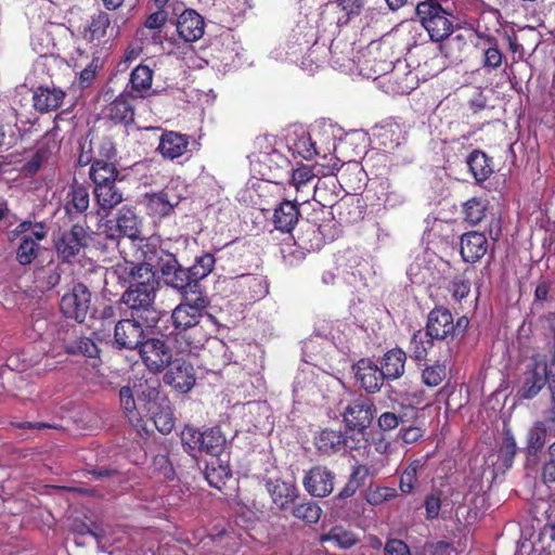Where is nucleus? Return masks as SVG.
<instances>
[{
	"label": "nucleus",
	"instance_id": "f257e3e1",
	"mask_svg": "<svg viewBox=\"0 0 555 555\" xmlns=\"http://www.w3.org/2000/svg\"><path fill=\"white\" fill-rule=\"evenodd\" d=\"M113 274L125 284H130L122 295V301L130 309L131 317L141 319L146 326H155L160 318V311L155 308L159 282L143 257L116 263Z\"/></svg>",
	"mask_w": 555,
	"mask_h": 555
},
{
	"label": "nucleus",
	"instance_id": "f03ea898",
	"mask_svg": "<svg viewBox=\"0 0 555 555\" xmlns=\"http://www.w3.org/2000/svg\"><path fill=\"white\" fill-rule=\"evenodd\" d=\"M210 306L208 296H186L172 310L170 319L173 330L171 334L183 351H192L204 346L209 334L203 324L205 309Z\"/></svg>",
	"mask_w": 555,
	"mask_h": 555
},
{
	"label": "nucleus",
	"instance_id": "7ed1b4c3",
	"mask_svg": "<svg viewBox=\"0 0 555 555\" xmlns=\"http://www.w3.org/2000/svg\"><path fill=\"white\" fill-rule=\"evenodd\" d=\"M143 261L153 273H160L164 283L177 291L181 297L196 296L189 268L182 267L176 255L152 243L141 247Z\"/></svg>",
	"mask_w": 555,
	"mask_h": 555
},
{
	"label": "nucleus",
	"instance_id": "20e7f679",
	"mask_svg": "<svg viewBox=\"0 0 555 555\" xmlns=\"http://www.w3.org/2000/svg\"><path fill=\"white\" fill-rule=\"evenodd\" d=\"M415 13L431 41L441 42L452 35V15L440 2H418Z\"/></svg>",
	"mask_w": 555,
	"mask_h": 555
},
{
	"label": "nucleus",
	"instance_id": "39448f33",
	"mask_svg": "<svg viewBox=\"0 0 555 555\" xmlns=\"http://www.w3.org/2000/svg\"><path fill=\"white\" fill-rule=\"evenodd\" d=\"M90 240L88 229L80 223H74L70 229L61 231L54 240L57 257L63 262H72L89 246Z\"/></svg>",
	"mask_w": 555,
	"mask_h": 555
},
{
	"label": "nucleus",
	"instance_id": "423d86ee",
	"mask_svg": "<svg viewBox=\"0 0 555 555\" xmlns=\"http://www.w3.org/2000/svg\"><path fill=\"white\" fill-rule=\"evenodd\" d=\"M91 304V293L89 288L77 283L72 291L64 294L60 301V309L66 319L82 323L89 312Z\"/></svg>",
	"mask_w": 555,
	"mask_h": 555
},
{
	"label": "nucleus",
	"instance_id": "0eeeda50",
	"mask_svg": "<svg viewBox=\"0 0 555 555\" xmlns=\"http://www.w3.org/2000/svg\"><path fill=\"white\" fill-rule=\"evenodd\" d=\"M139 353L146 367L154 373H159L172 361V350L166 340L160 338H147L139 347Z\"/></svg>",
	"mask_w": 555,
	"mask_h": 555
},
{
	"label": "nucleus",
	"instance_id": "6e6552de",
	"mask_svg": "<svg viewBox=\"0 0 555 555\" xmlns=\"http://www.w3.org/2000/svg\"><path fill=\"white\" fill-rule=\"evenodd\" d=\"M375 406L371 398L359 396L352 399L343 413L344 422L350 430L364 433L374 417Z\"/></svg>",
	"mask_w": 555,
	"mask_h": 555
},
{
	"label": "nucleus",
	"instance_id": "1a4fd4ad",
	"mask_svg": "<svg viewBox=\"0 0 555 555\" xmlns=\"http://www.w3.org/2000/svg\"><path fill=\"white\" fill-rule=\"evenodd\" d=\"M101 228V234L115 245L122 261H135L142 258L141 247L147 242L144 243L143 240H140L139 244H134V241L127 238L121 230L117 229V222L114 219L106 220Z\"/></svg>",
	"mask_w": 555,
	"mask_h": 555
},
{
	"label": "nucleus",
	"instance_id": "9d476101",
	"mask_svg": "<svg viewBox=\"0 0 555 555\" xmlns=\"http://www.w3.org/2000/svg\"><path fill=\"white\" fill-rule=\"evenodd\" d=\"M425 330L437 343L454 340L453 314L442 306L435 307L429 311L425 323Z\"/></svg>",
	"mask_w": 555,
	"mask_h": 555
},
{
	"label": "nucleus",
	"instance_id": "9b49d317",
	"mask_svg": "<svg viewBox=\"0 0 555 555\" xmlns=\"http://www.w3.org/2000/svg\"><path fill=\"white\" fill-rule=\"evenodd\" d=\"M138 318L121 319L115 323L114 346L117 349L134 350L144 338V331Z\"/></svg>",
	"mask_w": 555,
	"mask_h": 555
},
{
	"label": "nucleus",
	"instance_id": "f8f14e48",
	"mask_svg": "<svg viewBox=\"0 0 555 555\" xmlns=\"http://www.w3.org/2000/svg\"><path fill=\"white\" fill-rule=\"evenodd\" d=\"M164 380L177 391L186 393L194 387L196 382L194 367L183 359H175L170 362Z\"/></svg>",
	"mask_w": 555,
	"mask_h": 555
},
{
	"label": "nucleus",
	"instance_id": "ddd939ff",
	"mask_svg": "<svg viewBox=\"0 0 555 555\" xmlns=\"http://www.w3.org/2000/svg\"><path fill=\"white\" fill-rule=\"evenodd\" d=\"M353 371L357 383L367 393L378 392L386 382L379 366L369 358L360 359L353 365Z\"/></svg>",
	"mask_w": 555,
	"mask_h": 555
},
{
	"label": "nucleus",
	"instance_id": "4468645a",
	"mask_svg": "<svg viewBox=\"0 0 555 555\" xmlns=\"http://www.w3.org/2000/svg\"><path fill=\"white\" fill-rule=\"evenodd\" d=\"M47 227L42 222H35L33 232L23 236L15 251L16 261L21 266H29L39 256L40 244L47 237Z\"/></svg>",
	"mask_w": 555,
	"mask_h": 555
},
{
	"label": "nucleus",
	"instance_id": "2eb2a0df",
	"mask_svg": "<svg viewBox=\"0 0 555 555\" xmlns=\"http://www.w3.org/2000/svg\"><path fill=\"white\" fill-rule=\"evenodd\" d=\"M335 474L325 466H314L304 477L305 489L315 498H325L334 490Z\"/></svg>",
	"mask_w": 555,
	"mask_h": 555
},
{
	"label": "nucleus",
	"instance_id": "dca6fc26",
	"mask_svg": "<svg viewBox=\"0 0 555 555\" xmlns=\"http://www.w3.org/2000/svg\"><path fill=\"white\" fill-rule=\"evenodd\" d=\"M135 96L132 92L125 90L115 98L104 109L105 117L114 124L128 126L134 121Z\"/></svg>",
	"mask_w": 555,
	"mask_h": 555
},
{
	"label": "nucleus",
	"instance_id": "f3484780",
	"mask_svg": "<svg viewBox=\"0 0 555 555\" xmlns=\"http://www.w3.org/2000/svg\"><path fill=\"white\" fill-rule=\"evenodd\" d=\"M177 33L185 42L198 41L205 33V20L194 9H184L176 21Z\"/></svg>",
	"mask_w": 555,
	"mask_h": 555
},
{
	"label": "nucleus",
	"instance_id": "a211bd4d",
	"mask_svg": "<svg viewBox=\"0 0 555 555\" xmlns=\"http://www.w3.org/2000/svg\"><path fill=\"white\" fill-rule=\"evenodd\" d=\"M488 248V238L481 232L469 231L461 236L460 254L465 262L475 263L479 261L487 254Z\"/></svg>",
	"mask_w": 555,
	"mask_h": 555
},
{
	"label": "nucleus",
	"instance_id": "6ab92c4d",
	"mask_svg": "<svg viewBox=\"0 0 555 555\" xmlns=\"http://www.w3.org/2000/svg\"><path fill=\"white\" fill-rule=\"evenodd\" d=\"M72 28H75L78 35L87 42H93L105 37L107 28L111 25L109 15L99 10L86 24L76 25L74 21H68Z\"/></svg>",
	"mask_w": 555,
	"mask_h": 555
},
{
	"label": "nucleus",
	"instance_id": "aec40b11",
	"mask_svg": "<svg viewBox=\"0 0 555 555\" xmlns=\"http://www.w3.org/2000/svg\"><path fill=\"white\" fill-rule=\"evenodd\" d=\"M266 489L271 496L273 504L280 511H286L298 498V488L294 482H287L282 479H268Z\"/></svg>",
	"mask_w": 555,
	"mask_h": 555
},
{
	"label": "nucleus",
	"instance_id": "412c9836",
	"mask_svg": "<svg viewBox=\"0 0 555 555\" xmlns=\"http://www.w3.org/2000/svg\"><path fill=\"white\" fill-rule=\"evenodd\" d=\"M90 206L89 188L82 183L74 182L69 185L64 202V210L69 219L85 215Z\"/></svg>",
	"mask_w": 555,
	"mask_h": 555
},
{
	"label": "nucleus",
	"instance_id": "4be33fe9",
	"mask_svg": "<svg viewBox=\"0 0 555 555\" xmlns=\"http://www.w3.org/2000/svg\"><path fill=\"white\" fill-rule=\"evenodd\" d=\"M65 98V92L54 85H40L33 91V106L39 113L57 109Z\"/></svg>",
	"mask_w": 555,
	"mask_h": 555
},
{
	"label": "nucleus",
	"instance_id": "5701e85b",
	"mask_svg": "<svg viewBox=\"0 0 555 555\" xmlns=\"http://www.w3.org/2000/svg\"><path fill=\"white\" fill-rule=\"evenodd\" d=\"M406 353L400 347L386 351L379 361V370L386 382L401 378L405 373Z\"/></svg>",
	"mask_w": 555,
	"mask_h": 555
},
{
	"label": "nucleus",
	"instance_id": "b1692460",
	"mask_svg": "<svg viewBox=\"0 0 555 555\" xmlns=\"http://www.w3.org/2000/svg\"><path fill=\"white\" fill-rule=\"evenodd\" d=\"M300 210L296 201L284 199L273 211L274 229L282 233H292L299 221Z\"/></svg>",
	"mask_w": 555,
	"mask_h": 555
},
{
	"label": "nucleus",
	"instance_id": "393cba45",
	"mask_svg": "<svg viewBox=\"0 0 555 555\" xmlns=\"http://www.w3.org/2000/svg\"><path fill=\"white\" fill-rule=\"evenodd\" d=\"M189 137L176 131H164L157 151L165 159L173 160L188 152Z\"/></svg>",
	"mask_w": 555,
	"mask_h": 555
},
{
	"label": "nucleus",
	"instance_id": "a878e982",
	"mask_svg": "<svg viewBox=\"0 0 555 555\" xmlns=\"http://www.w3.org/2000/svg\"><path fill=\"white\" fill-rule=\"evenodd\" d=\"M352 43L341 37H335L327 48V56L334 68L339 70L350 69L353 64Z\"/></svg>",
	"mask_w": 555,
	"mask_h": 555
},
{
	"label": "nucleus",
	"instance_id": "bb28decb",
	"mask_svg": "<svg viewBox=\"0 0 555 555\" xmlns=\"http://www.w3.org/2000/svg\"><path fill=\"white\" fill-rule=\"evenodd\" d=\"M347 442L340 430L322 429L313 438V444L322 455L331 456L340 452Z\"/></svg>",
	"mask_w": 555,
	"mask_h": 555
},
{
	"label": "nucleus",
	"instance_id": "cd10ccee",
	"mask_svg": "<svg viewBox=\"0 0 555 555\" xmlns=\"http://www.w3.org/2000/svg\"><path fill=\"white\" fill-rule=\"evenodd\" d=\"M153 74V69L143 63L131 70L128 86L130 87L129 92H132L135 99H145L151 95Z\"/></svg>",
	"mask_w": 555,
	"mask_h": 555
},
{
	"label": "nucleus",
	"instance_id": "c85d7f7f",
	"mask_svg": "<svg viewBox=\"0 0 555 555\" xmlns=\"http://www.w3.org/2000/svg\"><path fill=\"white\" fill-rule=\"evenodd\" d=\"M114 220L117 222V229L121 230L127 238L134 241V244L140 243L141 220L133 207L127 205L122 206Z\"/></svg>",
	"mask_w": 555,
	"mask_h": 555
},
{
	"label": "nucleus",
	"instance_id": "c756f323",
	"mask_svg": "<svg viewBox=\"0 0 555 555\" xmlns=\"http://www.w3.org/2000/svg\"><path fill=\"white\" fill-rule=\"evenodd\" d=\"M476 184H481L493 173V160L485 152L474 150L466 159Z\"/></svg>",
	"mask_w": 555,
	"mask_h": 555
},
{
	"label": "nucleus",
	"instance_id": "7c9ffc66",
	"mask_svg": "<svg viewBox=\"0 0 555 555\" xmlns=\"http://www.w3.org/2000/svg\"><path fill=\"white\" fill-rule=\"evenodd\" d=\"M216 259L212 254L206 253L195 258L192 267L189 268L193 281V289L198 296H208L204 291L201 281L214 270Z\"/></svg>",
	"mask_w": 555,
	"mask_h": 555
},
{
	"label": "nucleus",
	"instance_id": "2f4dec72",
	"mask_svg": "<svg viewBox=\"0 0 555 555\" xmlns=\"http://www.w3.org/2000/svg\"><path fill=\"white\" fill-rule=\"evenodd\" d=\"M319 541L322 544L331 542L338 548L349 550L357 545L360 539L352 530L337 525L332 527L327 532L320 534Z\"/></svg>",
	"mask_w": 555,
	"mask_h": 555
},
{
	"label": "nucleus",
	"instance_id": "473e14b6",
	"mask_svg": "<svg viewBox=\"0 0 555 555\" xmlns=\"http://www.w3.org/2000/svg\"><path fill=\"white\" fill-rule=\"evenodd\" d=\"M378 145L386 152H391L404 141L403 131L398 122L390 121L382 125L376 134Z\"/></svg>",
	"mask_w": 555,
	"mask_h": 555
},
{
	"label": "nucleus",
	"instance_id": "72a5a7b5",
	"mask_svg": "<svg viewBox=\"0 0 555 555\" xmlns=\"http://www.w3.org/2000/svg\"><path fill=\"white\" fill-rule=\"evenodd\" d=\"M296 244L307 253L319 250L324 244L321 224L308 221L306 229L301 227Z\"/></svg>",
	"mask_w": 555,
	"mask_h": 555
},
{
	"label": "nucleus",
	"instance_id": "f704fd0d",
	"mask_svg": "<svg viewBox=\"0 0 555 555\" xmlns=\"http://www.w3.org/2000/svg\"><path fill=\"white\" fill-rule=\"evenodd\" d=\"M337 180L333 177L326 179H318L313 190V201H315L323 214V208L334 205L338 198Z\"/></svg>",
	"mask_w": 555,
	"mask_h": 555
},
{
	"label": "nucleus",
	"instance_id": "c9c22d12",
	"mask_svg": "<svg viewBox=\"0 0 555 555\" xmlns=\"http://www.w3.org/2000/svg\"><path fill=\"white\" fill-rule=\"evenodd\" d=\"M99 210L108 215L124 201L122 191L117 184L99 188L92 191Z\"/></svg>",
	"mask_w": 555,
	"mask_h": 555
},
{
	"label": "nucleus",
	"instance_id": "e433bc0d",
	"mask_svg": "<svg viewBox=\"0 0 555 555\" xmlns=\"http://www.w3.org/2000/svg\"><path fill=\"white\" fill-rule=\"evenodd\" d=\"M436 341L437 339L430 337L425 328L424 331H415L409 344L411 359L415 362L426 361L428 352L430 349H433Z\"/></svg>",
	"mask_w": 555,
	"mask_h": 555
},
{
	"label": "nucleus",
	"instance_id": "4c0bfd02",
	"mask_svg": "<svg viewBox=\"0 0 555 555\" xmlns=\"http://www.w3.org/2000/svg\"><path fill=\"white\" fill-rule=\"evenodd\" d=\"M202 452L220 456L227 447V438L220 427H211L202 431Z\"/></svg>",
	"mask_w": 555,
	"mask_h": 555
},
{
	"label": "nucleus",
	"instance_id": "58836bf2",
	"mask_svg": "<svg viewBox=\"0 0 555 555\" xmlns=\"http://www.w3.org/2000/svg\"><path fill=\"white\" fill-rule=\"evenodd\" d=\"M489 208V202L480 197H473L463 204L462 212L464 221L470 227L480 224L486 216Z\"/></svg>",
	"mask_w": 555,
	"mask_h": 555
},
{
	"label": "nucleus",
	"instance_id": "ea45409f",
	"mask_svg": "<svg viewBox=\"0 0 555 555\" xmlns=\"http://www.w3.org/2000/svg\"><path fill=\"white\" fill-rule=\"evenodd\" d=\"M327 61V48L325 44L314 42L302 55L300 67L312 75Z\"/></svg>",
	"mask_w": 555,
	"mask_h": 555
},
{
	"label": "nucleus",
	"instance_id": "a19ab883",
	"mask_svg": "<svg viewBox=\"0 0 555 555\" xmlns=\"http://www.w3.org/2000/svg\"><path fill=\"white\" fill-rule=\"evenodd\" d=\"M65 351L73 356H83L94 361H100V348L95 341L89 337H78L65 345Z\"/></svg>",
	"mask_w": 555,
	"mask_h": 555
},
{
	"label": "nucleus",
	"instance_id": "79ce46f5",
	"mask_svg": "<svg viewBox=\"0 0 555 555\" xmlns=\"http://www.w3.org/2000/svg\"><path fill=\"white\" fill-rule=\"evenodd\" d=\"M547 427L541 421L535 422L527 436L526 453L528 456H537L543 449L546 439Z\"/></svg>",
	"mask_w": 555,
	"mask_h": 555
},
{
	"label": "nucleus",
	"instance_id": "37998d69",
	"mask_svg": "<svg viewBox=\"0 0 555 555\" xmlns=\"http://www.w3.org/2000/svg\"><path fill=\"white\" fill-rule=\"evenodd\" d=\"M119 400L120 405L122 408V411L128 418V421L132 424L138 426L139 423L142 421L141 414L139 410L137 409L134 393L131 387L124 386L119 390Z\"/></svg>",
	"mask_w": 555,
	"mask_h": 555
},
{
	"label": "nucleus",
	"instance_id": "c03bdc74",
	"mask_svg": "<svg viewBox=\"0 0 555 555\" xmlns=\"http://www.w3.org/2000/svg\"><path fill=\"white\" fill-rule=\"evenodd\" d=\"M180 438L183 449L190 455L195 457L197 453H202V431L196 427L185 425L181 430Z\"/></svg>",
	"mask_w": 555,
	"mask_h": 555
},
{
	"label": "nucleus",
	"instance_id": "a18cd8bd",
	"mask_svg": "<svg viewBox=\"0 0 555 555\" xmlns=\"http://www.w3.org/2000/svg\"><path fill=\"white\" fill-rule=\"evenodd\" d=\"M95 162L116 163L117 147L112 137L103 135L94 139Z\"/></svg>",
	"mask_w": 555,
	"mask_h": 555
},
{
	"label": "nucleus",
	"instance_id": "49530a36",
	"mask_svg": "<svg viewBox=\"0 0 555 555\" xmlns=\"http://www.w3.org/2000/svg\"><path fill=\"white\" fill-rule=\"evenodd\" d=\"M146 209L149 215L165 217L172 211L173 205L169 202L166 192H159L147 196Z\"/></svg>",
	"mask_w": 555,
	"mask_h": 555
},
{
	"label": "nucleus",
	"instance_id": "de8ad7c7",
	"mask_svg": "<svg viewBox=\"0 0 555 555\" xmlns=\"http://www.w3.org/2000/svg\"><path fill=\"white\" fill-rule=\"evenodd\" d=\"M369 469L364 465H358L353 467L352 473L350 475L349 480L344 486V488L339 491L337 499L345 500L351 498L360 486L363 483L364 478L367 476Z\"/></svg>",
	"mask_w": 555,
	"mask_h": 555
},
{
	"label": "nucleus",
	"instance_id": "09e8293b",
	"mask_svg": "<svg viewBox=\"0 0 555 555\" xmlns=\"http://www.w3.org/2000/svg\"><path fill=\"white\" fill-rule=\"evenodd\" d=\"M50 322L48 318L41 312L37 311L31 313L28 323L25 327V335L30 340L41 338L48 331Z\"/></svg>",
	"mask_w": 555,
	"mask_h": 555
},
{
	"label": "nucleus",
	"instance_id": "8fccbe9b",
	"mask_svg": "<svg viewBox=\"0 0 555 555\" xmlns=\"http://www.w3.org/2000/svg\"><path fill=\"white\" fill-rule=\"evenodd\" d=\"M398 496L396 488L370 485L365 491V500L370 505H380Z\"/></svg>",
	"mask_w": 555,
	"mask_h": 555
},
{
	"label": "nucleus",
	"instance_id": "3c124183",
	"mask_svg": "<svg viewBox=\"0 0 555 555\" xmlns=\"http://www.w3.org/2000/svg\"><path fill=\"white\" fill-rule=\"evenodd\" d=\"M486 41L489 43V47L483 49L482 66L488 70L496 69L502 65L504 55L499 49L495 37L486 36Z\"/></svg>",
	"mask_w": 555,
	"mask_h": 555
},
{
	"label": "nucleus",
	"instance_id": "603ef678",
	"mask_svg": "<svg viewBox=\"0 0 555 555\" xmlns=\"http://www.w3.org/2000/svg\"><path fill=\"white\" fill-rule=\"evenodd\" d=\"M422 466L421 460H414L401 473L399 489L402 493L409 494L415 489L418 470Z\"/></svg>",
	"mask_w": 555,
	"mask_h": 555
},
{
	"label": "nucleus",
	"instance_id": "864d4df0",
	"mask_svg": "<svg viewBox=\"0 0 555 555\" xmlns=\"http://www.w3.org/2000/svg\"><path fill=\"white\" fill-rule=\"evenodd\" d=\"M292 515L306 524H317L322 515V509L314 502H305L295 505L292 509Z\"/></svg>",
	"mask_w": 555,
	"mask_h": 555
},
{
	"label": "nucleus",
	"instance_id": "5fc2aeb1",
	"mask_svg": "<svg viewBox=\"0 0 555 555\" xmlns=\"http://www.w3.org/2000/svg\"><path fill=\"white\" fill-rule=\"evenodd\" d=\"M447 376V366L440 361L425 365L422 371V382L427 387H436L442 383Z\"/></svg>",
	"mask_w": 555,
	"mask_h": 555
},
{
	"label": "nucleus",
	"instance_id": "6e6d98bb",
	"mask_svg": "<svg viewBox=\"0 0 555 555\" xmlns=\"http://www.w3.org/2000/svg\"><path fill=\"white\" fill-rule=\"evenodd\" d=\"M469 269H466L463 273L455 275L449 286L451 297L455 302H461L470 293V279L467 275Z\"/></svg>",
	"mask_w": 555,
	"mask_h": 555
},
{
	"label": "nucleus",
	"instance_id": "4d7b16f0",
	"mask_svg": "<svg viewBox=\"0 0 555 555\" xmlns=\"http://www.w3.org/2000/svg\"><path fill=\"white\" fill-rule=\"evenodd\" d=\"M79 150L77 158L78 166H92L95 162V143L92 131H89L88 134L79 142Z\"/></svg>",
	"mask_w": 555,
	"mask_h": 555
},
{
	"label": "nucleus",
	"instance_id": "13d9d810",
	"mask_svg": "<svg viewBox=\"0 0 555 555\" xmlns=\"http://www.w3.org/2000/svg\"><path fill=\"white\" fill-rule=\"evenodd\" d=\"M517 453L516 440L511 429L504 430V438L500 446V457L505 468H511Z\"/></svg>",
	"mask_w": 555,
	"mask_h": 555
},
{
	"label": "nucleus",
	"instance_id": "bf43d9fd",
	"mask_svg": "<svg viewBox=\"0 0 555 555\" xmlns=\"http://www.w3.org/2000/svg\"><path fill=\"white\" fill-rule=\"evenodd\" d=\"M336 4L344 12V15L338 17L337 24L345 25L352 17L361 14L365 0H336Z\"/></svg>",
	"mask_w": 555,
	"mask_h": 555
},
{
	"label": "nucleus",
	"instance_id": "052dcab7",
	"mask_svg": "<svg viewBox=\"0 0 555 555\" xmlns=\"http://www.w3.org/2000/svg\"><path fill=\"white\" fill-rule=\"evenodd\" d=\"M89 179L91 182L107 177H120L116 163L94 162L89 168Z\"/></svg>",
	"mask_w": 555,
	"mask_h": 555
},
{
	"label": "nucleus",
	"instance_id": "680f3d73",
	"mask_svg": "<svg viewBox=\"0 0 555 555\" xmlns=\"http://www.w3.org/2000/svg\"><path fill=\"white\" fill-rule=\"evenodd\" d=\"M134 388L137 389L138 398L147 403L156 402L160 395L158 380H144L134 385Z\"/></svg>",
	"mask_w": 555,
	"mask_h": 555
},
{
	"label": "nucleus",
	"instance_id": "e2e57ef3",
	"mask_svg": "<svg viewBox=\"0 0 555 555\" xmlns=\"http://www.w3.org/2000/svg\"><path fill=\"white\" fill-rule=\"evenodd\" d=\"M205 476L206 480L211 487L221 490L225 485V480L231 477V469L229 466L222 465H220L218 469L214 466H207Z\"/></svg>",
	"mask_w": 555,
	"mask_h": 555
},
{
	"label": "nucleus",
	"instance_id": "0e129e2a",
	"mask_svg": "<svg viewBox=\"0 0 555 555\" xmlns=\"http://www.w3.org/2000/svg\"><path fill=\"white\" fill-rule=\"evenodd\" d=\"M293 150L304 159L310 160L317 154L315 143L309 134L300 135L293 144Z\"/></svg>",
	"mask_w": 555,
	"mask_h": 555
},
{
	"label": "nucleus",
	"instance_id": "69168bd1",
	"mask_svg": "<svg viewBox=\"0 0 555 555\" xmlns=\"http://www.w3.org/2000/svg\"><path fill=\"white\" fill-rule=\"evenodd\" d=\"M441 491H435L425 496L424 507L426 511L425 517L427 520H434L438 518L441 509Z\"/></svg>",
	"mask_w": 555,
	"mask_h": 555
},
{
	"label": "nucleus",
	"instance_id": "338daca9",
	"mask_svg": "<svg viewBox=\"0 0 555 555\" xmlns=\"http://www.w3.org/2000/svg\"><path fill=\"white\" fill-rule=\"evenodd\" d=\"M153 421L158 431L164 435L170 434L175 428V417L169 410L163 409L158 413H155Z\"/></svg>",
	"mask_w": 555,
	"mask_h": 555
},
{
	"label": "nucleus",
	"instance_id": "774afa93",
	"mask_svg": "<svg viewBox=\"0 0 555 555\" xmlns=\"http://www.w3.org/2000/svg\"><path fill=\"white\" fill-rule=\"evenodd\" d=\"M314 178V173L311 167L302 165L296 169H293L292 173V182L295 185L297 191H301V189L309 183Z\"/></svg>",
	"mask_w": 555,
	"mask_h": 555
}]
</instances>
